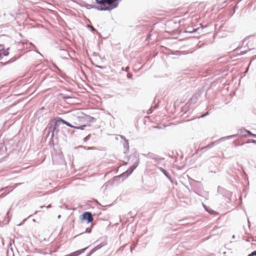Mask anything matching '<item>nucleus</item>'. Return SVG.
Listing matches in <instances>:
<instances>
[{
  "mask_svg": "<svg viewBox=\"0 0 256 256\" xmlns=\"http://www.w3.org/2000/svg\"><path fill=\"white\" fill-rule=\"evenodd\" d=\"M119 0H104V6H98L96 9L98 10H110L116 8L118 4Z\"/></svg>",
  "mask_w": 256,
  "mask_h": 256,
  "instance_id": "nucleus-1",
  "label": "nucleus"
},
{
  "mask_svg": "<svg viewBox=\"0 0 256 256\" xmlns=\"http://www.w3.org/2000/svg\"><path fill=\"white\" fill-rule=\"evenodd\" d=\"M218 192L222 194L224 197L228 198V200L230 201L231 200V198L232 194V192L225 189L220 186H218Z\"/></svg>",
  "mask_w": 256,
  "mask_h": 256,
  "instance_id": "nucleus-2",
  "label": "nucleus"
},
{
  "mask_svg": "<svg viewBox=\"0 0 256 256\" xmlns=\"http://www.w3.org/2000/svg\"><path fill=\"white\" fill-rule=\"evenodd\" d=\"M135 161L134 164L126 172H124L122 175H126V176H129L132 174L133 171L136 168L139 164V159L137 158H134Z\"/></svg>",
  "mask_w": 256,
  "mask_h": 256,
  "instance_id": "nucleus-3",
  "label": "nucleus"
},
{
  "mask_svg": "<svg viewBox=\"0 0 256 256\" xmlns=\"http://www.w3.org/2000/svg\"><path fill=\"white\" fill-rule=\"evenodd\" d=\"M82 220H86L88 223L91 222L93 220V216L90 212H84L82 215Z\"/></svg>",
  "mask_w": 256,
  "mask_h": 256,
  "instance_id": "nucleus-4",
  "label": "nucleus"
},
{
  "mask_svg": "<svg viewBox=\"0 0 256 256\" xmlns=\"http://www.w3.org/2000/svg\"><path fill=\"white\" fill-rule=\"evenodd\" d=\"M59 132L58 124L55 122L54 126H50L48 127V134L52 132L51 138H53L54 134H57Z\"/></svg>",
  "mask_w": 256,
  "mask_h": 256,
  "instance_id": "nucleus-5",
  "label": "nucleus"
},
{
  "mask_svg": "<svg viewBox=\"0 0 256 256\" xmlns=\"http://www.w3.org/2000/svg\"><path fill=\"white\" fill-rule=\"evenodd\" d=\"M106 242H102L100 244L96 246H95L94 248H93L91 250L90 252V254L87 256H90L95 252H96V250L100 249L102 247H103L104 246H106Z\"/></svg>",
  "mask_w": 256,
  "mask_h": 256,
  "instance_id": "nucleus-6",
  "label": "nucleus"
},
{
  "mask_svg": "<svg viewBox=\"0 0 256 256\" xmlns=\"http://www.w3.org/2000/svg\"><path fill=\"white\" fill-rule=\"evenodd\" d=\"M248 131L249 130H248L245 128H242L238 130V134H240L242 136L246 137L247 134H248Z\"/></svg>",
  "mask_w": 256,
  "mask_h": 256,
  "instance_id": "nucleus-7",
  "label": "nucleus"
},
{
  "mask_svg": "<svg viewBox=\"0 0 256 256\" xmlns=\"http://www.w3.org/2000/svg\"><path fill=\"white\" fill-rule=\"evenodd\" d=\"M55 120H56L55 122L56 124H58L60 122H62L63 124H66V121L65 120H63L62 118H60V117L56 118H55Z\"/></svg>",
  "mask_w": 256,
  "mask_h": 256,
  "instance_id": "nucleus-8",
  "label": "nucleus"
},
{
  "mask_svg": "<svg viewBox=\"0 0 256 256\" xmlns=\"http://www.w3.org/2000/svg\"><path fill=\"white\" fill-rule=\"evenodd\" d=\"M9 48H7L6 50H4V48L2 50H0V57L3 55L4 56H8L9 54L8 52Z\"/></svg>",
  "mask_w": 256,
  "mask_h": 256,
  "instance_id": "nucleus-9",
  "label": "nucleus"
},
{
  "mask_svg": "<svg viewBox=\"0 0 256 256\" xmlns=\"http://www.w3.org/2000/svg\"><path fill=\"white\" fill-rule=\"evenodd\" d=\"M96 3L98 4L101 5L100 6H104V0H94V4Z\"/></svg>",
  "mask_w": 256,
  "mask_h": 256,
  "instance_id": "nucleus-10",
  "label": "nucleus"
},
{
  "mask_svg": "<svg viewBox=\"0 0 256 256\" xmlns=\"http://www.w3.org/2000/svg\"><path fill=\"white\" fill-rule=\"evenodd\" d=\"M84 6L88 9H90V8H94L96 9V8L98 7V6H96L95 5L88 4L86 2L84 4Z\"/></svg>",
  "mask_w": 256,
  "mask_h": 256,
  "instance_id": "nucleus-11",
  "label": "nucleus"
},
{
  "mask_svg": "<svg viewBox=\"0 0 256 256\" xmlns=\"http://www.w3.org/2000/svg\"><path fill=\"white\" fill-rule=\"evenodd\" d=\"M216 142H212L209 144H208L204 147H202V149L204 150V149H206V148H212L215 144Z\"/></svg>",
  "mask_w": 256,
  "mask_h": 256,
  "instance_id": "nucleus-12",
  "label": "nucleus"
},
{
  "mask_svg": "<svg viewBox=\"0 0 256 256\" xmlns=\"http://www.w3.org/2000/svg\"><path fill=\"white\" fill-rule=\"evenodd\" d=\"M204 208L206 210L207 212H208L210 214H214V215H217L218 214V213L217 212H216V211H214V210H212L208 209V208H206L205 206H204Z\"/></svg>",
  "mask_w": 256,
  "mask_h": 256,
  "instance_id": "nucleus-13",
  "label": "nucleus"
},
{
  "mask_svg": "<svg viewBox=\"0 0 256 256\" xmlns=\"http://www.w3.org/2000/svg\"><path fill=\"white\" fill-rule=\"evenodd\" d=\"M124 147L126 150V151H128L129 150V143L128 140H126L124 144Z\"/></svg>",
  "mask_w": 256,
  "mask_h": 256,
  "instance_id": "nucleus-14",
  "label": "nucleus"
},
{
  "mask_svg": "<svg viewBox=\"0 0 256 256\" xmlns=\"http://www.w3.org/2000/svg\"><path fill=\"white\" fill-rule=\"evenodd\" d=\"M164 174V176L168 179L170 180V181H172V178L170 176V175L169 174L166 172V170H162V172Z\"/></svg>",
  "mask_w": 256,
  "mask_h": 256,
  "instance_id": "nucleus-15",
  "label": "nucleus"
},
{
  "mask_svg": "<svg viewBox=\"0 0 256 256\" xmlns=\"http://www.w3.org/2000/svg\"><path fill=\"white\" fill-rule=\"evenodd\" d=\"M86 125L84 124V125H82L80 126H74V128L77 129V130H84V128H86Z\"/></svg>",
  "mask_w": 256,
  "mask_h": 256,
  "instance_id": "nucleus-16",
  "label": "nucleus"
},
{
  "mask_svg": "<svg viewBox=\"0 0 256 256\" xmlns=\"http://www.w3.org/2000/svg\"><path fill=\"white\" fill-rule=\"evenodd\" d=\"M61 96H62V98L65 100H67L70 99L72 98L71 96H70L64 94H62Z\"/></svg>",
  "mask_w": 256,
  "mask_h": 256,
  "instance_id": "nucleus-17",
  "label": "nucleus"
},
{
  "mask_svg": "<svg viewBox=\"0 0 256 256\" xmlns=\"http://www.w3.org/2000/svg\"><path fill=\"white\" fill-rule=\"evenodd\" d=\"M91 137V135L90 134H89L86 137H85L83 140L84 142H86L88 140H90V138Z\"/></svg>",
  "mask_w": 256,
  "mask_h": 256,
  "instance_id": "nucleus-18",
  "label": "nucleus"
},
{
  "mask_svg": "<svg viewBox=\"0 0 256 256\" xmlns=\"http://www.w3.org/2000/svg\"><path fill=\"white\" fill-rule=\"evenodd\" d=\"M248 135L252 137L256 138V134L252 133L250 131H248Z\"/></svg>",
  "mask_w": 256,
  "mask_h": 256,
  "instance_id": "nucleus-19",
  "label": "nucleus"
},
{
  "mask_svg": "<svg viewBox=\"0 0 256 256\" xmlns=\"http://www.w3.org/2000/svg\"><path fill=\"white\" fill-rule=\"evenodd\" d=\"M62 52H64V54L66 56H69V54H68V51H66V50H62Z\"/></svg>",
  "mask_w": 256,
  "mask_h": 256,
  "instance_id": "nucleus-20",
  "label": "nucleus"
},
{
  "mask_svg": "<svg viewBox=\"0 0 256 256\" xmlns=\"http://www.w3.org/2000/svg\"><path fill=\"white\" fill-rule=\"evenodd\" d=\"M208 112H206L205 114H202V116H200L198 117V118H204V116H208Z\"/></svg>",
  "mask_w": 256,
  "mask_h": 256,
  "instance_id": "nucleus-21",
  "label": "nucleus"
},
{
  "mask_svg": "<svg viewBox=\"0 0 256 256\" xmlns=\"http://www.w3.org/2000/svg\"><path fill=\"white\" fill-rule=\"evenodd\" d=\"M66 125L70 127V128H74V126L71 124L70 123H69L68 122H66Z\"/></svg>",
  "mask_w": 256,
  "mask_h": 256,
  "instance_id": "nucleus-22",
  "label": "nucleus"
},
{
  "mask_svg": "<svg viewBox=\"0 0 256 256\" xmlns=\"http://www.w3.org/2000/svg\"><path fill=\"white\" fill-rule=\"evenodd\" d=\"M154 110L152 108V107H151L148 111V114H150Z\"/></svg>",
  "mask_w": 256,
  "mask_h": 256,
  "instance_id": "nucleus-23",
  "label": "nucleus"
},
{
  "mask_svg": "<svg viewBox=\"0 0 256 256\" xmlns=\"http://www.w3.org/2000/svg\"><path fill=\"white\" fill-rule=\"evenodd\" d=\"M129 68H130L128 66L126 67L125 68H122V70H125L126 72H128L129 70Z\"/></svg>",
  "mask_w": 256,
  "mask_h": 256,
  "instance_id": "nucleus-24",
  "label": "nucleus"
},
{
  "mask_svg": "<svg viewBox=\"0 0 256 256\" xmlns=\"http://www.w3.org/2000/svg\"><path fill=\"white\" fill-rule=\"evenodd\" d=\"M236 136V134H233V135H232V136H228L227 137H226V138H234Z\"/></svg>",
  "mask_w": 256,
  "mask_h": 256,
  "instance_id": "nucleus-25",
  "label": "nucleus"
},
{
  "mask_svg": "<svg viewBox=\"0 0 256 256\" xmlns=\"http://www.w3.org/2000/svg\"><path fill=\"white\" fill-rule=\"evenodd\" d=\"M14 60H15V59L12 60L8 61V62H6L4 63V64H3V65H6V64H10V62H14Z\"/></svg>",
  "mask_w": 256,
  "mask_h": 256,
  "instance_id": "nucleus-26",
  "label": "nucleus"
},
{
  "mask_svg": "<svg viewBox=\"0 0 256 256\" xmlns=\"http://www.w3.org/2000/svg\"><path fill=\"white\" fill-rule=\"evenodd\" d=\"M132 74H131V73H128V74H127V78H132Z\"/></svg>",
  "mask_w": 256,
  "mask_h": 256,
  "instance_id": "nucleus-27",
  "label": "nucleus"
},
{
  "mask_svg": "<svg viewBox=\"0 0 256 256\" xmlns=\"http://www.w3.org/2000/svg\"><path fill=\"white\" fill-rule=\"evenodd\" d=\"M85 232L86 233H90L91 232V228H87L85 231Z\"/></svg>",
  "mask_w": 256,
  "mask_h": 256,
  "instance_id": "nucleus-28",
  "label": "nucleus"
},
{
  "mask_svg": "<svg viewBox=\"0 0 256 256\" xmlns=\"http://www.w3.org/2000/svg\"><path fill=\"white\" fill-rule=\"evenodd\" d=\"M250 256H256V250L252 252L250 254Z\"/></svg>",
  "mask_w": 256,
  "mask_h": 256,
  "instance_id": "nucleus-29",
  "label": "nucleus"
},
{
  "mask_svg": "<svg viewBox=\"0 0 256 256\" xmlns=\"http://www.w3.org/2000/svg\"><path fill=\"white\" fill-rule=\"evenodd\" d=\"M88 28H90L92 32L95 31L96 29L92 26H88Z\"/></svg>",
  "mask_w": 256,
  "mask_h": 256,
  "instance_id": "nucleus-30",
  "label": "nucleus"
},
{
  "mask_svg": "<svg viewBox=\"0 0 256 256\" xmlns=\"http://www.w3.org/2000/svg\"><path fill=\"white\" fill-rule=\"evenodd\" d=\"M94 120H95V118H94L90 116V117L89 121L92 122Z\"/></svg>",
  "mask_w": 256,
  "mask_h": 256,
  "instance_id": "nucleus-31",
  "label": "nucleus"
},
{
  "mask_svg": "<svg viewBox=\"0 0 256 256\" xmlns=\"http://www.w3.org/2000/svg\"><path fill=\"white\" fill-rule=\"evenodd\" d=\"M249 143H251V142H250V140H248V141L246 142L244 144H249ZM244 144V143H242V144H238V146H239V145L242 146V145Z\"/></svg>",
  "mask_w": 256,
  "mask_h": 256,
  "instance_id": "nucleus-32",
  "label": "nucleus"
},
{
  "mask_svg": "<svg viewBox=\"0 0 256 256\" xmlns=\"http://www.w3.org/2000/svg\"><path fill=\"white\" fill-rule=\"evenodd\" d=\"M120 138H121L122 139L124 140V142L126 141V140H127L126 138L124 136H120Z\"/></svg>",
  "mask_w": 256,
  "mask_h": 256,
  "instance_id": "nucleus-33",
  "label": "nucleus"
},
{
  "mask_svg": "<svg viewBox=\"0 0 256 256\" xmlns=\"http://www.w3.org/2000/svg\"><path fill=\"white\" fill-rule=\"evenodd\" d=\"M250 142L254 144H256V140H250Z\"/></svg>",
  "mask_w": 256,
  "mask_h": 256,
  "instance_id": "nucleus-34",
  "label": "nucleus"
},
{
  "mask_svg": "<svg viewBox=\"0 0 256 256\" xmlns=\"http://www.w3.org/2000/svg\"><path fill=\"white\" fill-rule=\"evenodd\" d=\"M22 184V183H18V184H16V186H14V188H16V187H17L18 186H20V184Z\"/></svg>",
  "mask_w": 256,
  "mask_h": 256,
  "instance_id": "nucleus-35",
  "label": "nucleus"
},
{
  "mask_svg": "<svg viewBox=\"0 0 256 256\" xmlns=\"http://www.w3.org/2000/svg\"><path fill=\"white\" fill-rule=\"evenodd\" d=\"M96 66L97 67V68H100V69H103L104 68L103 66Z\"/></svg>",
  "mask_w": 256,
  "mask_h": 256,
  "instance_id": "nucleus-36",
  "label": "nucleus"
},
{
  "mask_svg": "<svg viewBox=\"0 0 256 256\" xmlns=\"http://www.w3.org/2000/svg\"><path fill=\"white\" fill-rule=\"evenodd\" d=\"M158 168L162 172V170H164V169L163 168H161V167H158Z\"/></svg>",
  "mask_w": 256,
  "mask_h": 256,
  "instance_id": "nucleus-37",
  "label": "nucleus"
},
{
  "mask_svg": "<svg viewBox=\"0 0 256 256\" xmlns=\"http://www.w3.org/2000/svg\"><path fill=\"white\" fill-rule=\"evenodd\" d=\"M93 55L94 56H98V54L94 52L93 53Z\"/></svg>",
  "mask_w": 256,
  "mask_h": 256,
  "instance_id": "nucleus-38",
  "label": "nucleus"
},
{
  "mask_svg": "<svg viewBox=\"0 0 256 256\" xmlns=\"http://www.w3.org/2000/svg\"><path fill=\"white\" fill-rule=\"evenodd\" d=\"M51 207H52L51 204H48V206H46V208H50Z\"/></svg>",
  "mask_w": 256,
  "mask_h": 256,
  "instance_id": "nucleus-39",
  "label": "nucleus"
},
{
  "mask_svg": "<svg viewBox=\"0 0 256 256\" xmlns=\"http://www.w3.org/2000/svg\"><path fill=\"white\" fill-rule=\"evenodd\" d=\"M157 106H158L156 105L154 106H152V107L153 110H154V109L156 108H157Z\"/></svg>",
  "mask_w": 256,
  "mask_h": 256,
  "instance_id": "nucleus-40",
  "label": "nucleus"
},
{
  "mask_svg": "<svg viewBox=\"0 0 256 256\" xmlns=\"http://www.w3.org/2000/svg\"><path fill=\"white\" fill-rule=\"evenodd\" d=\"M150 37V34L147 38H146V40H148Z\"/></svg>",
  "mask_w": 256,
  "mask_h": 256,
  "instance_id": "nucleus-41",
  "label": "nucleus"
},
{
  "mask_svg": "<svg viewBox=\"0 0 256 256\" xmlns=\"http://www.w3.org/2000/svg\"><path fill=\"white\" fill-rule=\"evenodd\" d=\"M152 158L154 159V160H156L158 159V158ZM158 159L159 160H163L164 158H158Z\"/></svg>",
  "mask_w": 256,
  "mask_h": 256,
  "instance_id": "nucleus-42",
  "label": "nucleus"
},
{
  "mask_svg": "<svg viewBox=\"0 0 256 256\" xmlns=\"http://www.w3.org/2000/svg\"><path fill=\"white\" fill-rule=\"evenodd\" d=\"M2 150V147L0 148V152Z\"/></svg>",
  "mask_w": 256,
  "mask_h": 256,
  "instance_id": "nucleus-43",
  "label": "nucleus"
},
{
  "mask_svg": "<svg viewBox=\"0 0 256 256\" xmlns=\"http://www.w3.org/2000/svg\"><path fill=\"white\" fill-rule=\"evenodd\" d=\"M44 207V206H40V208H43Z\"/></svg>",
  "mask_w": 256,
  "mask_h": 256,
  "instance_id": "nucleus-44",
  "label": "nucleus"
},
{
  "mask_svg": "<svg viewBox=\"0 0 256 256\" xmlns=\"http://www.w3.org/2000/svg\"><path fill=\"white\" fill-rule=\"evenodd\" d=\"M88 150H92V148H88Z\"/></svg>",
  "mask_w": 256,
  "mask_h": 256,
  "instance_id": "nucleus-45",
  "label": "nucleus"
},
{
  "mask_svg": "<svg viewBox=\"0 0 256 256\" xmlns=\"http://www.w3.org/2000/svg\"><path fill=\"white\" fill-rule=\"evenodd\" d=\"M122 175H120V176H122ZM122 176H126V175H122Z\"/></svg>",
  "mask_w": 256,
  "mask_h": 256,
  "instance_id": "nucleus-46",
  "label": "nucleus"
},
{
  "mask_svg": "<svg viewBox=\"0 0 256 256\" xmlns=\"http://www.w3.org/2000/svg\"><path fill=\"white\" fill-rule=\"evenodd\" d=\"M60 218V215H59V216H58V218Z\"/></svg>",
  "mask_w": 256,
  "mask_h": 256,
  "instance_id": "nucleus-47",
  "label": "nucleus"
},
{
  "mask_svg": "<svg viewBox=\"0 0 256 256\" xmlns=\"http://www.w3.org/2000/svg\"><path fill=\"white\" fill-rule=\"evenodd\" d=\"M132 249H134V248L131 247V251L132 250Z\"/></svg>",
  "mask_w": 256,
  "mask_h": 256,
  "instance_id": "nucleus-48",
  "label": "nucleus"
},
{
  "mask_svg": "<svg viewBox=\"0 0 256 256\" xmlns=\"http://www.w3.org/2000/svg\"><path fill=\"white\" fill-rule=\"evenodd\" d=\"M37 212H38V211H36V212H35V213H34V214H36V213H37Z\"/></svg>",
  "mask_w": 256,
  "mask_h": 256,
  "instance_id": "nucleus-49",
  "label": "nucleus"
},
{
  "mask_svg": "<svg viewBox=\"0 0 256 256\" xmlns=\"http://www.w3.org/2000/svg\"><path fill=\"white\" fill-rule=\"evenodd\" d=\"M248 256H250V254H249Z\"/></svg>",
  "mask_w": 256,
  "mask_h": 256,
  "instance_id": "nucleus-50",
  "label": "nucleus"
}]
</instances>
